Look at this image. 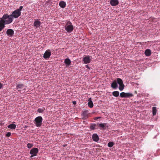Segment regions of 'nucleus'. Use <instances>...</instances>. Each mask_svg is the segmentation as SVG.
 Listing matches in <instances>:
<instances>
[{
  "label": "nucleus",
  "instance_id": "nucleus-26",
  "mask_svg": "<svg viewBox=\"0 0 160 160\" xmlns=\"http://www.w3.org/2000/svg\"><path fill=\"white\" fill-rule=\"evenodd\" d=\"M45 110V108H38V109L37 111L39 113H42V112H43Z\"/></svg>",
  "mask_w": 160,
  "mask_h": 160
},
{
  "label": "nucleus",
  "instance_id": "nucleus-25",
  "mask_svg": "<svg viewBox=\"0 0 160 160\" xmlns=\"http://www.w3.org/2000/svg\"><path fill=\"white\" fill-rule=\"evenodd\" d=\"M24 85L23 84H18L17 86V89H22L23 88Z\"/></svg>",
  "mask_w": 160,
  "mask_h": 160
},
{
  "label": "nucleus",
  "instance_id": "nucleus-16",
  "mask_svg": "<svg viewBox=\"0 0 160 160\" xmlns=\"http://www.w3.org/2000/svg\"><path fill=\"white\" fill-rule=\"evenodd\" d=\"M6 24L2 18L0 20V28L3 29L5 27V25Z\"/></svg>",
  "mask_w": 160,
  "mask_h": 160
},
{
  "label": "nucleus",
  "instance_id": "nucleus-10",
  "mask_svg": "<svg viewBox=\"0 0 160 160\" xmlns=\"http://www.w3.org/2000/svg\"><path fill=\"white\" fill-rule=\"evenodd\" d=\"M83 61L84 63L85 64H87L90 62L91 59L90 58V56H85L83 58Z\"/></svg>",
  "mask_w": 160,
  "mask_h": 160
},
{
  "label": "nucleus",
  "instance_id": "nucleus-11",
  "mask_svg": "<svg viewBox=\"0 0 160 160\" xmlns=\"http://www.w3.org/2000/svg\"><path fill=\"white\" fill-rule=\"evenodd\" d=\"M117 80H115L112 82L111 84V87L113 89H116L117 88L118 85L117 84Z\"/></svg>",
  "mask_w": 160,
  "mask_h": 160
},
{
  "label": "nucleus",
  "instance_id": "nucleus-30",
  "mask_svg": "<svg viewBox=\"0 0 160 160\" xmlns=\"http://www.w3.org/2000/svg\"><path fill=\"white\" fill-rule=\"evenodd\" d=\"M11 132H8L6 134V136L8 137H9L11 135Z\"/></svg>",
  "mask_w": 160,
  "mask_h": 160
},
{
  "label": "nucleus",
  "instance_id": "nucleus-36",
  "mask_svg": "<svg viewBox=\"0 0 160 160\" xmlns=\"http://www.w3.org/2000/svg\"><path fill=\"white\" fill-rule=\"evenodd\" d=\"M76 103V102H73V103L75 104V103Z\"/></svg>",
  "mask_w": 160,
  "mask_h": 160
},
{
  "label": "nucleus",
  "instance_id": "nucleus-28",
  "mask_svg": "<svg viewBox=\"0 0 160 160\" xmlns=\"http://www.w3.org/2000/svg\"><path fill=\"white\" fill-rule=\"evenodd\" d=\"M88 105L90 108H92L93 106V103L92 102H88Z\"/></svg>",
  "mask_w": 160,
  "mask_h": 160
},
{
  "label": "nucleus",
  "instance_id": "nucleus-22",
  "mask_svg": "<svg viewBox=\"0 0 160 160\" xmlns=\"http://www.w3.org/2000/svg\"><path fill=\"white\" fill-rule=\"evenodd\" d=\"M64 62L66 65L68 66H69L71 64V62L69 59L66 58Z\"/></svg>",
  "mask_w": 160,
  "mask_h": 160
},
{
  "label": "nucleus",
  "instance_id": "nucleus-3",
  "mask_svg": "<svg viewBox=\"0 0 160 160\" xmlns=\"http://www.w3.org/2000/svg\"><path fill=\"white\" fill-rule=\"evenodd\" d=\"M43 119L41 116H38L34 119V123L38 127H40L42 124Z\"/></svg>",
  "mask_w": 160,
  "mask_h": 160
},
{
  "label": "nucleus",
  "instance_id": "nucleus-20",
  "mask_svg": "<svg viewBox=\"0 0 160 160\" xmlns=\"http://www.w3.org/2000/svg\"><path fill=\"white\" fill-rule=\"evenodd\" d=\"M145 54L147 56H149L151 54V50L150 49H147L145 51Z\"/></svg>",
  "mask_w": 160,
  "mask_h": 160
},
{
  "label": "nucleus",
  "instance_id": "nucleus-35",
  "mask_svg": "<svg viewBox=\"0 0 160 160\" xmlns=\"http://www.w3.org/2000/svg\"><path fill=\"white\" fill-rule=\"evenodd\" d=\"M2 29L0 28V32L1 31Z\"/></svg>",
  "mask_w": 160,
  "mask_h": 160
},
{
  "label": "nucleus",
  "instance_id": "nucleus-17",
  "mask_svg": "<svg viewBox=\"0 0 160 160\" xmlns=\"http://www.w3.org/2000/svg\"><path fill=\"white\" fill-rule=\"evenodd\" d=\"M92 138L93 140L95 142H97L99 140V137L96 133H94L92 135Z\"/></svg>",
  "mask_w": 160,
  "mask_h": 160
},
{
  "label": "nucleus",
  "instance_id": "nucleus-2",
  "mask_svg": "<svg viewBox=\"0 0 160 160\" xmlns=\"http://www.w3.org/2000/svg\"><path fill=\"white\" fill-rule=\"evenodd\" d=\"M2 19L4 20L6 24H9L11 23L13 21V18L10 15L8 14H4L3 15Z\"/></svg>",
  "mask_w": 160,
  "mask_h": 160
},
{
  "label": "nucleus",
  "instance_id": "nucleus-9",
  "mask_svg": "<svg viewBox=\"0 0 160 160\" xmlns=\"http://www.w3.org/2000/svg\"><path fill=\"white\" fill-rule=\"evenodd\" d=\"M51 55V52L50 50L48 49L45 52L43 57L45 59L47 60L50 57Z\"/></svg>",
  "mask_w": 160,
  "mask_h": 160
},
{
  "label": "nucleus",
  "instance_id": "nucleus-32",
  "mask_svg": "<svg viewBox=\"0 0 160 160\" xmlns=\"http://www.w3.org/2000/svg\"><path fill=\"white\" fill-rule=\"evenodd\" d=\"M88 102H92V99L91 98H89L88 100Z\"/></svg>",
  "mask_w": 160,
  "mask_h": 160
},
{
  "label": "nucleus",
  "instance_id": "nucleus-24",
  "mask_svg": "<svg viewBox=\"0 0 160 160\" xmlns=\"http://www.w3.org/2000/svg\"><path fill=\"white\" fill-rule=\"evenodd\" d=\"M152 109L153 115L154 116L156 115L157 112L156 108V107H153Z\"/></svg>",
  "mask_w": 160,
  "mask_h": 160
},
{
  "label": "nucleus",
  "instance_id": "nucleus-6",
  "mask_svg": "<svg viewBox=\"0 0 160 160\" xmlns=\"http://www.w3.org/2000/svg\"><path fill=\"white\" fill-rule=\"evenodd\" d=\"M133 96V95L131 93L122 92L120 94V96L122 98H129L132 97Z\"/></svg>",
  "mask_w": 160,
  "mask_h": 160
},
{
  "label": "nucleus",
  "instance_id": "nucleus-5",
  "mask_svg": "<svg viewBox=\"0 0 160 160\" xmlns=\"http://www.w3.org/2000/svg\"><path fill=\"white\" fill-rule=\"evenodd\" d=\"M82 118L83 119H86L88 118L89 116V113L88 110H86L82 112Z\"/></svg>",
  "mask_w": 160,
  "mask_h": 160
},
{
  "label": "nucleus",
  "instance_id": "nucleus-21",
  "mask_svg": "<svg viewBox=\"0 0 160 160\" xmlns=\"http://www.w3.org/2000/svg\"><path fill=\"white\" fill-rule=\"evenodd\" d=\"M8 128L12 129H15L16 127V125L15 124H9L8 126Z\"/></svg>",
  "mask_w": 160,
  "mask_h": 160
},
{
  "label": "nucleus",
  "instance_id": "nucleus-8",
  "mask_svg": "<svg viewBox=\"0 0 160 160\" xmlns=\"http://www.w3.org/2000/svg\"><path fill=\"white\" fill-rule=\"evenodd\" d=\"M65 30L68 32H71L73 30V27L72 25H66L64 27Z\"/></svg>",
  "mask_w": 160,
  "mask_h": 160
},
{
  "label": "nucleus",
  "instance_id": "nucleus-15",
  "mask_svg": "<svg viewBox=\"0 0 160 160\" xmlns=\"http://www.w3.org/2000/svg\"><path fill=\"white\" fill-rule=\"evenodd\" d=\"M14 33L13 30L12 29H8L7 30L6 32L7 34L10 36H12Z\"/></svg>",
  "mask_w": 160,
  "mask_h": 160
},
{
  "label": "nucleus",
  "instance_id": "nucleus-7",
  "mask_svg": "<svg viewBox=\"0 0 160 160\" xmlns=\"http://www.w3.org/2000/svg\"><path fill=\"white\" fill-rule=\"evenodd\" d=\"M38 151V149L37 148H33L32 149L30 152V154L32 155L30 157L32 158L33 156H36Z\"/></svg>",
  "mask_w": 160,
  "mask_h": 160
},
{
  "label": "nucleus",
  "instance_id": "nucleus-23",
  "mask_svg": "<svg viewBox=\"0 0 160 160\" xmlns=\"http://www.w3.org/2000/svg\"><path fill=\"white\" fill-rule=\"evenodd\" d=\"M119 92L118 91H114L112 92V95L115 97H118L119 95Z\"/></svg>",
  "mask_w": 160,
  "mask_h": 160
},
{
  "label": "nucleus",
  "instance_id": "nucleus-29",
  "mask_svg": "<svg viewBox=\"0 0 160 160\" xmlns=\"http://www.w3.org/2000/svg\"><path fill=\"white\" fill-rule=\"evenodd\" d=\"M33 146V145L31 143H28L27 144V147L28 148H30Z\"/></svg>",
  "mask_w": 160,
  "mask_h": 160
},
{
  "label": "nucleus",
  "instance_id": "nucleus-4",
  "mask_svg": "<svg viewBox=\"0 0 160 160\" xmlns=\"http://www.w3.org/2000/svg\"><path fill=\"white\" fill-rule=\"evenodd\" d=\"M117 82L119 85V89L121 91H122L124 89V85L123 84L122 80L120 78H117Z\"/></svg>",
  "mask_w": 160,
  "mask_h": 160
},
{
  "label": "nucleus",
  "instance_id": "nucleus-13",
  "mask_svg": "<svg viewBox=\"0 0 160 160\" xmlns=\"http://www.w3.org/2000/svg\"><path fill=\"white\" fill-rule=\"evenodd\" d=\"M41 22L38 19H37L35 20L33 25L34 26L37 28L39 27L41 25Z\"/></svg>",
  "mask_w": 160,
  "mask_h": 160
},
{
  "label": "nucleus",
  "instance_id": "nucleus-1",
  "mask_svg": "<svg viewBox=\"0 0 160 160\" xmlns=\"http://www.w3.org/2000/svg\"><path fill=\"white\" fill-rule=\"evenodd\" d=\"M23 6H20L19 8L13 11L10 14L13 18H17L21 15V11L22 10Z\"/></svg>",
  "mask_w": 160,
  "mask_h": 160
},
{
  "label": "nucleus",
  "instance_id": "nucleus-19",
  "mask_svg": "<svg viewBox=\"0 0 160 160\" xmlns=\"http://www.w3.org/2000/svg\"><path fill=\"white\" fill-rule=\"evenodd\" d=\"M97 125L95 123H92L90 124V129L92 130H94L96 129Z\"/></svg>",
  "mask_w": 160,
  "mask_h": 160
},
{
  "label": "nucleus",
  "instance_id": "nucleus-34",
  "mask_svg": "<svg viewBox=\"0 0 160 160\" xmlns=\"http://www.w3.org/2000/svg\"><path fill=\"white\" fill-rule=\"evenodd\" d=\"M85 67H86L87 68H88L89 69V67L88 66V65H85Z\"/></svg>",
  "mask_w": 160,
  "mask_h": 160
},
{
  "label": "nucleus",
  "instance_id": "nucleus-18",
  "mask_svg": "<svg viewBox=\"0 0 160 160\" xmlns=\"http://www.w3.org/2000/svg\"><path fill=\"white\" fill-rule=\"evenodd\" d=\"M59 6L62 8H64L66 5V4L65 2L63 1H61L59 3Z\"/></svg>",
  "mask_w": 160,
  "mask_h": 160
},
{
  "label": "nucleus",
  "instance_id": "nucleus-27",
  "mask_svg": "<svg viewBox=\"0 0 160 160\" xmlns=\"http://www.w3.org/2000/svg\"><path fill=\"white\" fill-rule=\"evenodd\" d=\"M114 143L113 142H109L108 144V146L109 147L111 148L113 146Z\"/></svg>",
  "mask_w": 160,
  "mask_h": 160
},
{
  "label": "nucleus",
  "instance_id": "nucleus-33",
  "mask_svg": "<svg viewBox=\"0 0 160 160\" xmlns=\"http://www.w3.org/2000/svg\"><path fill=\"white\" fill-rule=\"evenodd\" d=\"M2 86V84L0 82V89L1 88Z\"/></svg>",
  "mask_w": 160,
  "mask_h": 160
},
{
  "label": "nucleus",
  "instance_id": "nucleus-12",
  "mask_svg": "<svg viewBox=\"0 0 160 160\" xmlns=\"http://www.w3.org/2000/svg\"><path fill=\"white\" fill-rule=\"evenodd\" d=\"M110 3L112 6H116L119 3L118 0H111Z\"/></svg>",
  "mask_w": 160,
  "mask_h": 160
},
{
  "label": "nucleus",
  "instance_id": "nucleus-14",
  "mask_svg": "<svg viewBox=\"0 0 160 160\" xmlns=\"http://www.w3.org/2000/svg\"><path fill=\"white\" fill-rule=\"evenodd\" d=\"M97 125L98 126L100 127V129L101 130H104L105 127L106 126L107 123H98Z\"/></svg>",
  "mask_w": 160,
  "mask_h": 160
},
{
  "label": "nucleus",
  "instance_id": "nucleus-31",
  "mask_svg": "<svg viewBox=\"0 0 160 160\" xmlns=\"http://www.w3.org/2000/svg\"><path fill=\"white\" fill-rule=\"evenodd\" d=\"M66 25H72V23L70 21H68L67 22Z\"/></svg>",
  "mask_w": 160,
  "mask_h": 160
}]
</instances>
